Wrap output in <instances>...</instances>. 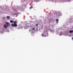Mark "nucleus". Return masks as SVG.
<instances>
[{
  "instance_id": "ddd939ff",
  "label": "nucleus",
  "mask_w": 73,
  "mask_h": 73,
  "mask_svg": "<svg viewBox=\"0 0 73 73\" xmlns=\"http://www.w3.org/2000/svg\"><path fill=\"white\" fill-rule=\"evenodd\" d=\"M42 36H44V34H42Z\"/></svg>"
},
{
  "instance_id": "f03ea898",
  "label": "nucleus",
  "mask_w": 73,
  "mask_h": 73,
  "mask_svg": "<svg viewBox=\"0 0 73 73\" xmlns=\"http://www.w3.org/2000/svg\"><path fill=\"white\" fill-rule=\"evenodd\" d=\"M6 23L7 25L8 26L10 25V24H9V23H8V22H6Z\"/></svg>"
},
{
  "instance_id": "2eb2a0df",
  "label": "nucleus",
  "mask_w": 73,
  "mask_h": 73,
  "mask_svg": "<svg viewBox=\"0 0 73 73\" xmlns=\"http://www.w3.org/2000/svg\"><path fill=\"white\" fill-rule=\"evenodd\" d=\"M72 39H73V37L72 38Z\"/></svg>"
},
{
  "instance_id": "0eeeda50",
  "label": "nucleus",
  "mask_w": 73,
  "mask_h": 73,
  "mask_svg": "<svg viewBox=\"0 0 73 73\" xmlns=\"http://www.w3.org/2000/svg\"><path fill=\"white\" fill-rule=\"evenodd\" d=\"M10 22L11 23H13V21L11 20L10 21Z\"/></svg>"
},
{
  "instance_id": "1a4fd4ad",
  "label": "nucleus",
  "mask_w": 73,
  "mask_h": 73,
  "mask_svg": "<svg viewBox=\"0 0 73 73\" xmlns=\"http://www.w3.org/2000/svg\"><path fill=\"white\" fill-rule=\"evenodd\" d=\"M7 19H9V16H7Z\"/></svg>"
},
{
  "instance_id": "39448f33",
  "label": "nucleus",
  "mask_w": 73,
  "mask_h": 73,
  "mask_svg": "<svg viewBox=\"0 0 73 73\" xmlns=\"http://www.w3.org/2000/svg\"><path fill=\"white\" fill-rule=\"evenodd\" d=\"M13 23H14V24H17V21H14Z\"/></svg>"
},
{
  "instance_id": "4468645a",
  "label": "nucleus",
  "mask_w": 73,
  "mask_h": 73,
  "mask_svg": "<svg viewBox=\"0 0 73 73\" xmlns=\"http://www.w3.org/2000/svg\"><path fill=\"white\" fill-rule=\"evenodd\" d=\"M3 18L4 19V18H5V17H3Z\"/></svg>"
},
{
  "instance_id": "7ed1b4c3",
  "label": "nucleus",
  "mask_w": 73,
  "mask_h": 73,
  "mask_svg": "<svg viewBox=\"0 0 73 73\" xmlns=\"http://www.w3.org/2000/svg\"><path fill=\"white\" fill-rule=\"evenodd\" d=\"M69 32L70 33H73V30H70L69 31Z\"/></svg>"
},
{
  "instance_id": "20e7f679",
  "label": "nucleus",
  "mask_w": 73,
  "mask_h": 73,
  "mask_svg": "<svg viewBox=\"0 0 73 73\" xmlns=\"http://www.w3.org/2000/svg\"><path fill=\"white\" fill-rule=\"evenodd\" d=\"M17 24H14V27H17Z\"/></svg>"
},
{
  "instance_id": "9d476101",
  "label": "nucleus",
  "mask_w": 73,
  "mask_h": 73,
  "mask_svg": "<svg viewBox=\"0 0 73 73\" xmlns=\"http://www.w3.org/2000/svg\"><path fill=\"white\" fill-rule=\"evenodd\" d=\"M35 28H33L32 29V30H33V31L34 30H35Z\"/></svg>"
},
{
  "instance_id": "6e6552de",
  "label": "nucleus",
  "mask_w": 73,
  "mask_h": 73,
  "mask_svg": "<svg viewBox=\"0 0 73 73\" xmlns=\"http://www.w3.org/2000/svg\"><path fill=\"white\" fill-rule=\"evenodd\" d=\"M11 26L12 27H14V24H13V23H12L11 24Z\"/></svg>"
},
{
  "instance_id": "9b49d317",
  "label": "nucleus",
  "mask_w": 73,
  "mask_h": 73,
  "mask_svg": "<svg viewBox=\"0 0 73 73\" xmlns=\"http://www.w3.org/2000/svg\"><path fill=\"white\" fill-rule=\"evenodd\" d=\"M32 8H33V7H30V9H32Z\"/></svg>"
},
{
  "instance_id": "f257e3e1",
  "label": "nucleus",
  "mask_w": 73,
  "mask_h": 73,
  "mask_svg": "<svg viewBox=\"0 0 73 73\" xmlns=\"http://www.w3.org/2000/svg\"><path fill=\"white\" fill-rule=\"evenodd\" d=\"M7 25H6L5 24L4 25L3 27L4 28H5V29H7Z\"/></svg>"
},
{
  "instance_id": "423d86ee",
  "label": "nucleus",
  "mask_w": 73,
  "mask_h": 73,
  "mask_svg": "<svg viewBox=\"0 0 73 73\" xmlns=\"http://www.w3.org/2000/svg\"><path fill=\"white\" fill-rule=\"evenodd\" d=\"M56 23H58V19H56Z\"/></svg>"
},
{
  "instance_id": "f8f14e48",
  "label": "nucleus",
  "mask_w": 73,
  "mask_h": 73,
  "mask_svg": "<svg viewBox=\"0 0 73 73\" xmlns=\"http://www.w3.org/2000/svg\"><path fill=\"white\" fill-rule=\"evenodd\" d=\"M36 27H37V26H38V25L37 24H36Z\"/></svg>"
}]
</instances>
